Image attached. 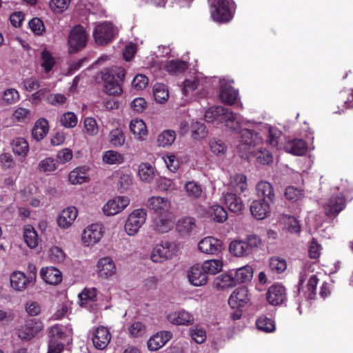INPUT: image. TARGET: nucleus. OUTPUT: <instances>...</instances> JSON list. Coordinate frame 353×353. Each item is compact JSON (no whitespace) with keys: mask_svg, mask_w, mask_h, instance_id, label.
I'll list each match as a JSON object with an SVG mask.
<instances>
[{"mask_svg":"<svg viewBox=\"0 0 353 353\" xmlns=\"http://www.w3.org/2000/svg\"><path fill=\"white\" fill-rule=\"evenodd\" d=\"M65 337V333L63 331V326L55 325L50 327L49 330V342L54 343H63L61 340Z\"/></svg>","mask_w":353,"mask_h":353,"instance_id":"nucleus-45","label":"nucleus"},{"mask_svg":"<svg viewBox=\"0 0 353 353\" xmlns=\"http://www.w3.org/2000/svg\"><path fill=\"white\" fill-rule=\"evenodd\" d=\"M29 150L28 141L22 137H18L13 141V152L15 154L25 157Z\"/></svg>","mask_w":353,"mask_h":353,"instance_id":"nucleus-46","label":"nucleus"},{"mask_svg":"<svg viewBox=\"0 0 353 353\" xmlns=\"http://www.w3.org/2000/svg\"><path fill=\"white\" fill-rule=\"evenodd\" d=\"M109 137L110 143L116 147L121 146L125 142V135L118 128L112 130L110 133Z\"/></svg>","mask_w":353,"mask_h":353,"instance_id":"nucleus-60","label":"nucleus"},{"mask_svg":"<svg viewBox=\"0 0 353 353\" xmlns=\"http://www.w3.org/2000/svg\"><path fill=\"white\" fill-rule=\"evenodd\" d=\"M232 184L236 192L243 193L248 188L246 176L243 174H236L233 176Z\"/></svg>","mask_w":353,"mask_h":353,"instance_id":"nucleus-50","label":"nucleus"},{"mask_svg":"<svg viewBox=\"0 0 353 353\" xmlns=\"http://www.w3.org/2000/svg\"><path fill=\"white\" fill-rule=\"evenodd\" d=\"M236 114L230 110L228 108L223 106H213L207 110L205 112V120L211 123L214 121L225 122V125L230 128L234 129L237 124Z\"/></svg>","mask_w":353,"mask_h":353,"instance_id":"nucleus-2","label":"nucleus"},{"mask_svg":"<svg viewBox=\"0 0 353 353\" xmlns=\"http://www.w3.org/2000/svg\"><path fill=\"white\" fill-rule=\"evenodd\" d=\"M147 213L144 209H137L131 212L125 224V230L129 236L137 234L145 222Z\"/></svg>","mask_w":353,"mask_h":353,"instance_id":"nucleus-7","label":"nucleus"},{"mask_svg":"<svg viewBox=\"0 0 353 353\" xmlns=\"http://www.w3.org/2000/svg\"><path fill=\"white\" fill-rule=\"evenodd\" d=\"M209 218L216 223H224L228 218V212L220 205L211 206L208 211Z\"/></svg>","mask_w":353,"mask_h":353,"instance_id":"nucleus-35","label":"nucleus"},{"mask_svg":"<svg viewBox=\"0 0 353 353\" xmlns=\"http://www.w3.org/2000/svg\"><path fill=\"white\" fill-rule=\"evenodd\" d=\"M229 250L231 254L238 257L247 256L251 254L248 245L242 240L232 241L229 245Z\"/></svg>","mask_w":353,"mask_h":353,"instance_id":"nucleus-34","label":"nucleus"},{"mask_svg":"<svg viewBox=\"0 0 353 353\" xmlns=\"http://www.w3.org/2000/svg\"><path fill=\"white\" fill-rule=\"evenodd\" d=\"M225 203L229 210L235 214H241L244 209V203L241 197L235 193L226 192L223 194Z\"/></svg>","mask_w":353,"mask_h":353,"instance_id":"nucleus-26","label":"nucleus"},{"mask_svg":"<svg viewBox=\"0 0 353 353\" xmlns=\"http://www.w3.org/2000/svg\"><path fill=\"white\" fill-rule=\"evenodd\" d=\"M346 206V199L342 194H334L323 205L326 216H336Z\"/></svg>","mask_w":353,"mask_h":353,"instance_id":"nucleus-8","label":"nucleus"},{"mask_svg":"<svg viewBox=\"0 0 353 353\" xmlns=\"http://www.w3.org/2000/svg\"><path fill=\"white\" fill-rule=\"evenodd\" d=\"M41 279L50 285H57L62 281L61 272L54 267L43 268L40 271Z\"/></svg>","mask_w":353,"mask_h":353,"instance_id":"nucleus-23","label":"nucleus"},{"mask_svg":"<svg viewBox=\"0 0 353 353\" xmlns=\"http://www.w3.org/2000/svg\"><path fill=\"white\" fill-rule=\"evenodd\" d=\"M197 230L196 219L186 216L178 219L176 223V231L182 237H189Z\"/></svg>","mask_w":353,"mask_h":353,"instance_id":"nucleus-10","label":"nucleus"},{"mask_svg":"<svg viewBox=\"0 0 353 353\" xmlns=\"http://www.w3.org/2000/svg\"><path fill=\"white\" fill-rule=\"evenodd\" d=\"M256 193L260 200L273 204L275 194L272 184L265 181L259 182L256 187Z\"/></svg>","mask_w":353,"mask_h":353,"instance_id":"nucleus-20","label":"nucleus"},{"mask_svg":"<svg viewBox=\"0 0 353 353\" xmlns=\"http://www.w3.org/2000/svg\"><path fill=\"white\" fill-rule=\"evenodd\" d=\"M130 130L132 133L139 137L146 135L148 132L145 123L141 119H132L130 121Z\"/></svg>","mask_w":353,"mask_h":353,"instance_id":"nucleus-48","label":"nucleus"},{"mask_svg":"<svg viewBox=\"0 0 353 353\" xmlns=\"http://www.w3.org/2000/svg\"><path fill=\"white\" fill-rule=\"evenodd\" d=\"M23 239L30 248H35L39 243V236L34 227L27 225L23 228Z\"/></svg>","mask_w":353,"mask_h":353,"instance_id":"nucleus-36","label":"nucleus"},{"mask_svg":"<svg viewBox=\"0 0 353 353\" xmlns=\"http://www.w3.org/2000/svg\"><path fill=\"white\" fill-rule=\"evenodd\" d=\"M286 299V292L284 286L280 284H274L270 286L266 293L268 302L276 306L282 304Z\"/></svg>","mask_w":353,"mask_h":353,"instance_id":"nucleus-15","label":"nucleus"},{"mask_svg":"<svg viewBox=\"0 0 353 353\" xmlns=\"http://www.w3.org/2000/svg\"><path fill=\"white\" fill-rule=\"evenodd\" d=\"M71 0H50V7L53 12L60 14L68 8Z\"/></svg>","mask_w":353,"mask_h":353,"instance_id":"nucleus-59","label":"nucleus"},{"mask_svg":"<svg viewBox=\"0 0 353 353\" xmlns=\"http://www.w3.org/2000/svg\"><path fill=\"white\" fill-rule=\"evenodd\" d=\"M270 268L276 273H281L287 268L286 261L279 256H273L270 260Z\"/></svg>","mask_w":353,"mask_h":353,"instance_id":"nucleus-53","label":"nucleus"},{"mask_svg":"<svg viewBox=\"0 0 353 353\" xmlns=\"http://www.w3.org/2000/svg\"><path fill=\"white\" fill-rule=\"evenodd\" d=\"M272 204L262 200H254L250 205L252 215L258 220H262L268 217L270 214Z\"/></svg>","mask_w":353,"mask_h":353,"instance_id":"nucleus-21","label":"nucleus"},{"mask_svg":"<svg viewBox=\"0 0 353 353\" xmlns=\"http://www.w3.org/2000/svg\"><path fill=\"white\" fill-rule=\"evenodd\" d=\"M41 59L43 61L41 66L45 72L48 73L51 71L56 63V61L50 52L47 50H43L41 52Z\"/></svg>","mask_w":353,"mask_h":353,"instance_id":"nucleus-55","label":"nucleus"},{"mask_svg":"<svg viewBox=\"0 0 353 353\" xmlns=\"http://www.w3.org/2000/svg\"><path fill=\"white\" fill-rule=\"evenodd\" d=\"M125 75V71L122 68H112L102 72L103 81V91L109 95H118L122 92L121 83Z\"/></svg>","mask_w":353,"mask_h":353,"instance_id":"nucleus-1","label":"nucleus"},{"mask_svg":"<svg viewBox=\"0 0 353 353\" xmlns=\"http://www.w3.org/2000/svg\"><path fill=\"white\" fill-rule=\"evenodd\" d=\"M210 148L212 152L217 156L223 155L226 150L227 146L221 140L213 139L210 141Z\"/></svg>","mask_w":353,"mask_h":353,"instance_id":"nucleus-61","label":"nucleus"},{"mask_svg":"<svg viewBox=\"0 0 353 353\" xmlns=\"http://www.w3.org/2000/svg\"><path fill=\"white\" fill-rule=\"evenodd\" d=\"M199 250L208 254H218L223 249V242L214 237L207 236L202 239L198 244Z\"/></svg>","mask_w":353,"mask_h":353,"instance_id":"nucleus-12","label":"nucleus"},{"mask_svg":"<svg viewBox=\"0 0 353 353\" xmlns=\"http://www.w3.org/2000/svg\"><path fill=\"white\" fill-rule=\"evenodd\" d=\"M173 244L168 241L156 245L151 254V260L155 263H162L174 255Z\"/></svg>","mask_w":353,"mask_h":353,"instance_id":"nucleus-9","label":"nucleus"},{"mask_svg":"<svg viewBox=\"0 0 353 353\" xmlns=\"http://www.w3.org/2000/svg\"><path fill=\"white\" fill-rule=\"evenodd\" d=\"M111 339L109 330L105 327H97L93 332L92 337L94 346L99 350H103L108 345Z\"/></svg>","mask_w":353,"mask_h":353,"instance_id":"nucleus-18","label":"nucleus"},{"mask_svg":"<svg viewBox=\"0 0 353 353\" xmlns=\"http://www.w3.org/2000/svg\"><path fill=\"white\" fill-rule=\"evenodd\" d=\"M103 235L102 225L92 224L84 230L82 234V241L86 246L93 245L101 240Z\"/></svg>","mask_w":353,"mask_h":353,"instance_id":"nucleus-11","label":"nucleus"},{"mask_svg":"<svg viewBox=\"0 0 353 353\" xmlns=\"http://www.w3.org/2000/svg\"><path fill=\"white\" fill-rule=\"evenodd\" d=\"M213 21L224 23L230 22L234 17L230 2L228 0H213L210 7Z\"/></svg>","mask_w":353,"mask_h":353,"instance_id":"nucleus-3","label":"nucleus"},{"mask_svg":"<svg viewBox=\"0 0 353 353\" xmlns=\"http://www.w3.org/2000/svg\"><path fill=\"white\" fill-rule=\"evenodd\" d=\"M103 160L105 163L112 165V164H121L123 163L124 158L120 153L113 151H106L103 155Z\"/></svg>","mask_w":353,"mask_h":353,"instance_id":"nucleus-52","label":"nucleus"},{"mask_svg":"<svg viewBox=\"0 0 353 353\" xmlns=\"http://www.w3.org/2000/svg\"><path fill=\"white\" fill-rule=\"evenodd\" d=\"M167 319L172 324L178 325H188L194 322L193 316L183 310L170 313Z\"/></svg>","mask_w":353,"mask_h":353,"instance_id":"nucleus-25","label":"nucleus"},{"mask_svg":"<svg viewBox=\"0 0 353 353\" xmlns=\"http://www.w3.org/2000/svg\"><path fill=\"white\" fill-rule=\"evenodd\" d=\"M185 189L189 196L195 198L200 197L202 194V190L200 185L192 181L188 182L185 185Z\"/></svg>","mask_w":353,"mask_h":353,"instance_id":"nucleus-63","label":"nucleus"},{"mask_svg":"<svg viewBox=\"0 0 353 353\" xmlns=\"http://www.w3.org/2000/svg\"><path fill=\"white\" fill-rule=\"evenodd\" d=\"M240 142L242 145L248 146L259 144L261 142V139L259 133L253 130L247 128L241 129L239 132Z\"/></svg>","mask_w":353,"mask_h":353,"instance_id":"nucleus-27","label":"nucleus"},{"mask_svg":"<svg viewBox=\"0 0 353 353\" xmlns=\"http://www.w3.org/2000/svg\"><path fill=\"white\" fill-rule=\"evenodd\" d=\"M59 167V164L56 159L52 157H48L40 161L39 163V169L42 172H54Z\"/></svg>","mask_w":353,"mask_h":353,"instance_id":"nucleus-54","label":"nucleus"},{"mask_svg":"<svg viewBox=\"0 0 353 353\" xmlns=\"http://www.w3.org/2000/svg\"><path fill=\"white\" fill-rule=\"evenodd\" d=\"M10 279L11 286L18 291L23 290L29 285H31L25 274L20 271L12 273Z\"/></svg>","mask_w":353,"mask_h":353,"instance_id":"nucleus-32","label":"nucleus"},{"mask_svg":"<svg viewBox=\"0 0 353 353\" xmlns=\"http://www.w3.org/2000/svg\"><path fill=\"white\" fill-rule=\"evenodd\" d=\"M236 285L234 276L228 274L219 275L214 281V285L217 290L228 289Z\"/></svg>","mask_w":353,"mask_h":353,"instance_id":"nucleus-38","label":"nucleus"},{"mask_svg":"<svg viewBox=\"0 0 353 353\" xmlns=\"http://www.w3.org/2000/svg\"><path fill=\"white\" fill-rule=\"evenodd\" d=\"M88 167H78L69 174V181L72 184H81L87 182L89 179L88 176Z\"/></svg>","mask_w":353,"mask_h":353,"instance_id":"nucleus-33","label":"nucleus"},{"mask_svg":"<svg viewBox=\"0 0 353 353\" xmlns=\"http://www.w3.org/2000/svg\"><path fill=\"white\" fill-rule=\"evenodd\" d=\"M88 34L81 25L75 26L68 35V45L71 53L77 52L83 49L87 43Z\"/></svg>","mask_w":353,"mask_h":353,"instance_id":"nucleus-4","label":"nucleus"},{"mask_svg":"<svg viewBox=\"0 0 353 353\" xmlns=\"http://www.w3.org/2000/svg\"><path fill=\"white\" fill-rule=\"evenodd\" d=\"M285 150L296 156L303 155L307 150L306 142L301 139H294L288 141L285 146Z\"/></svg>","mask_w":353,"mask_h":353,"instance_id":"nucleus-28","label":"nucleus"},{"mask_svg":"<svg viewBox=\"0 0 353 353\" xmlns=\"http://www.w3.org/2000/svg\"><path fill=\"white\" fill-rule=\"evenodd\" d=\"M49 131L48 121L45 118L39 119L32 130V136L37 141L42 140Z\"/></svg>","mask_w":353,"mask_h":353,"instance_id":"nucleus-30","label":"nucleus"},{"mask_svg":"<svg viewBox=\"0 0 353 353\" xmlns=\"http://www.w3.org/2000/svg\"><path fill=\"white\" fill-rule=\"evenodd\" d=\"M250 300L248 290L246 287L236 288L230 295L228 303L232 308L240 309Z\"/></svg>","mask_w":353,"mask_h":353,"instance_id":"nucleus-13","label":"nucleus"},{"mask_svg":"<svg viewBox=\"0 0 353 353\" xmlns=\"http://www.w3.org/2000/svg\"><path fill=\"white\" fill-rule=\"evenodd\" d=\"M48 258L52 263H60L65 260V254L60 248L53 246L49 250Z\"/></svg>","mask_w":353,"mask_h":353,"instance_id":"nucleus-57","label":"nucleus"},{"mask_svg":"<svg viewBox=\"0 0 353 353\" xmlns=\"http://www.w3.org/2000/svg\"><path fill=\"white\" fill-rule=\"evenodd\" d=\"M237 91L229 84H223L221 86L219 98L225 104L232 105L236 102Z\"/></svg>","mask_w":353,"mask_h":353,"instance_id":"nucleus-29","label":"nucleus"},{"mask_svg":"<svg viewBox=\"0 0 353 353\" xmlns=\"http://www.w3.org/2000/svg\"><path fill=\"white\" fill-rule=\"evenodd\" d=\"M77 115L72 112H68L63 114L60 118V123L61 125L68 128L75 127L77 124Z\"/></svg>","mask_w":353,"mask_h":353,"instance_id":"nucleus-58","label":"nucleus"},{"mask_svg":"<svg viewBox=\"0 0 353 353\" xmlns=\"http://www.w3.org/2000/svg\"><path fill=\"white\" fill-rule=\"evenodd\" d=\"M130 201L126 196H117L103 206V210L107 216H113L125 209Z\"/></svg>","mask_w":353,"mask_h":353,"instance_id":"nucleus-14","label":"nucleus"},{"mask_svg":"<svg viewBox=\"0 0 353 353\" xmlns=\"http://www.w3.org/2000/svg\"><path fill=\"white\" fill-rule=\"evenodd\" d=\"M249 153L256 159L257 163L262 165H268L273 161L272 153L266 148H261Z\"/></svg>","mask_w":353,"mask_h":353,"instance_id":"nucleus-39","label":"nucleus"},{"mask_svg":"<svg viewBox=\"0 0 353 353\" xmlns=\"http://www.w3.org/2000/svg\"><path fill=\"white\" fill-rule=\"evenodd\" d=\"M206 275L216 274L222 269V262L220 260H207L201 265Z\"/></svg>","mask_w":353,"mask_h":353,"instance_id":"nucleus-43","label":"nucleus"},{"mask_svg":"<svg viewBox=\"0 0 353 353\" xmlns=\"http://www.w3.org/2000/svg\"><path fill=\"white\" fill-rule=\"evenodd\" d=\"M43 329L42 321L32 319L26 321L16 330L18 337L22 341H30Z\"/></svg>","mask_w":353,"mask_h":353,"instance_id":"nucleus-5","label":"nucleus"},{"mask_svg":"<svg viewBox=\"0 0 353 353\" xmlns=\"http://www.w3.org/2000/svg\"><path fill=\"white\" fill-rule=\"evenodd\" d=\"M188 281L194 286H202L207 283L208 276L202 267L197 264L193 265L188 271L187 274Z\"/></svg>","mask_w":353,"mask_h":353,"instance_id":"nucleus-17","label":"nucleus"},{"mask_svg":"<svg viewBox=\"0 0 353 353\" xmlns=\"http://www.w3.org/2000/svg\"><path fill=\"white\" fill-rule=\"evenodd\" d=\"M97 268L98 274L101 278L108 279L116 274V265L109 256L100 259L98 261Z\"/></svg>","mask_w":353,"mask_h":353,"instance_id":"nucleus-19","label":"nucleus"},{"mask_svg":"<svg viewBox=\"0 0 353 353\" xmlns=\"http://www.w3.org/2000/svg\"><path fill=\"white\" fill-rule=\"evenodd\" d=\"M170 216V212L167 214L157 216L153 220L154 230L160 233L168 232L173 226Z\"/></svg>","mask_w":353,"mask_h":353,"instance_id":"nucleus-31","label":"nucleus"},{"mask_svg":"<svg viewBox=\"0 0 353 353\" xmlns=\"http://www.w3.org/2000/svg\"><path fill=\"white\" fill-rule=\"evenodd\" d=\"M32 32L37 36L43 35L46 32V28L43 21L39 17L32 18L28 23Z\"/></svg>","mask_w":353,"mask_h":353,"instance_id":"nucleus-56","label":"nucleus"},{"mask_svg":"<svg viewBox=\"0 0 353 353\" xmlns=\"http://www.w3.org/2000/svg\"><path fill=\"white\" fill-rule=\"evenodd\" d=\"M138 174L141 181L150 183L154 177L153 167L148 163H141L139 166Z\"/></svg>","mask_w":353,"mask_h":353,"instance_id":"nucleus-40","label":"nucleus"},{"mask_svg":"<svg viewBox=\"0 0 353 353\" xmlns=\"http://www.w3.org/2000/svg\"><path fill=\"white\" fill-rule=\"evenodd\" d=\"M256 327L259 330L265 332H272L275 330L274 322L272 319L265 316L259 317L256 323Z\"/></svg>","mask_w":353,"mask_h":353,"instance_id":"nucleus-49","label":"nucleus"},{"mask_svg":"<svg viewBox=\"0 0 353 353\" xmlns=\"http://www.w3.org/2000/svg\"><path fill=\"white\" fill-rule=\"evenodd\" d=\"M319 282V279L316 275H312L307 281L306 285V290L304 292V296L307 299L313 300L316 295V286Z\"/></svg>","mask_w":353,"mask_h":353,"instance_id":"nucleus-47","label":"nucleus"},{"mask_svg":"<svg viewBox=\"0 0 353 353\" xmlns=\"http://www.w3.org/2000/svg\"><path fill=\"white\" fill-rule=\"evenodd\" d=\"M188 63L181 60H172L165 65L166 71L172 74H181L188 69Z\"/></svg>","mask_w":353,"mask_h":353,"instance_id":"nucleus-42","label":"nucleus"},{"mask_svg":"<svg viewBox=\"0 0 353 353\" xmlns=\"http://www.w3.org/2000/svg\"><path fill=\"white\" fill-rule=\"evenodd\" d=\"M284 194L288 200L291 201L292 202L301 199V198L303 196L302 191L293 186H289L286 188Z\"/></svg>","mask_w":353,"mask_h":353,"instance_id":"nucleus-62","label":"nucleus"},{"mask_svg":"<svg viewBox=\"0 0 353 353\" xmlns=\"http://www.w3.org/2000/svg\"><path fill=\"white\" fill-rule=\"evenodd\" d=\"M154 97L157 102L162 103L167 101L169 92L166 85L163 83H157L153 88Z\"/></svg>","mask_w":353,"mask_h":353,"instance_id":"nucleus-44","label":"nucleus"},{"mask_svg":"<svg viewBox=\"0 0 353 353\" xmlns=\"http://www.w3.org/2000/svg\"><path fill=\"white\" fill-rule=\"evenodd\" d=\"M77 210L74 207H69L63 210L57 218V223L62 228H69L77 216Z\"/></svg>","mask_w":353,"mask_h":353,"instance_id":"nucleus-24","label":"nucleus"},{"mask_svg":"<svg viewBox=\"0 0 353 353\" xmlns=\"http://www.w3.org/2000/svg\"><path fill=\"white\" fill-rule=\"evenodd\" d=\"M148 205L149 209L152 211L154 214L159 216L168 214L170 203L165 198L152 196L148 199Z\"/></svg>","mask_w":353,"mask_h":353,"instance_id":"nucleus-16","label":"nucleus"},{"mask_svg":"<svg viewBox=\"0 0 353 353\" xmlns=\"http://www.w3.org/2000/svg\"><path fill=\"white\" fill-rule=\"evenodd\" d=\"M84 128L88 134L93 136L98 132V126L96 120L92 117H86L84 119Z\"/></svg>","mask_w":353,"mask_h":353,"instance_id":"nucleus-64","label":"nucleus"},{"mask_svg":"<svg viewBox=\"0 0 353 353\" xmlns=\"http://www.w3.org/2000/svg\"><path fill=\"white\" fill-rule=\"evenodd\" d=\"M337 102L339 104H343L346 108H353V90L341 91L337 97Z\"/></svg>","mask_w":353,"mask_h":353,"instance_id":"nucleus-51","label":"nucleus"},{"mask_svg":"<svg viewBox=\"0 0 353 353\" xmlns=\"http://www.w3.org/2000/svg\"><path fill=\"white\" fill-rule=\"evenodd\" d=\"M176 132L172 130H165L163 131L157 137L158 145L160 147H166L171 145L176 139Z\"/></svg>","mask_w":353,"mask_h":353,"instance_id":"nucleus-41","label":"nucleus"},{"mask_svg":"<svg viewBox=\"0 0 353 353\" xmlns=\"http://www.w3.org/2000/svg\"><path fill=\"white\" fill-rule=\"evenodd\" d=\"M172 337V334L169 331H161L153 336L148 341V347L151 351H156L164 346L168 341Z\"/></svg>","mask_w":353,"mask_h":353,"instance_id":"nucleus-22","label":"nucleus"},{"mask_svg":"<svg viewBox=\"0 0 353 353\" xmlns=\"http://www.w3.org/2000/svg\"><path fill=\"white\" fill-rule=\"evenodd\" d=\"M253 276V269L250 265L238 268L234 274V279L236 284L243 283L251 281Z\"/></svg>","mask_w":353,"mask_h":353,"instance_id":"nucleus-37","label":"nucleus"},{"mask_svg":"<svg viewBox=\"0 0 353 353\" xmlns=\"http://www.w3.org/2000/svg\"><path fill=\"white\" fill-rule=\"evenodd\" d=\"M114 26L110 22H103L97 25L93 31L94 41L100 46L108 44L114 39Z\"/></svg>","mask_w":353,"mask_h":353,"instance_id":"nucleus-6","label":"nucleus"}]
</instances>
